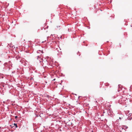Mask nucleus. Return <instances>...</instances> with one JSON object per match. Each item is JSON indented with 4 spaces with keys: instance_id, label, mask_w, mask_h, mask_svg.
Instances as JSON below:
<instances>
[{
    "instance_id": "obj_10",
    "label": "nucleus",
    "mask_w": 132,
    "mask_h": 132,
    "mask_svg": "<svg viewBox=\"0 0 132 132\" xmlns=\"http://www.w3.org/2000/svg\"><path fill=\"white\" fill-rule=\"evenodd\" d=\"M118 91H119V90H118ZM119 91H120V90H119Z\"/></svg>"
},
{
    "instance_id": "obj_6",
    "label": "nucleus",
    "mask_w": 132,
    "mask_h": 132,
    "mask_svg": "<svg viewBox=\"0 0 132 132\" xmlns=\"http://www.w3.org/2000/svg\"><path fill=\"white\" fill-rule=\"evenodd\" d=\"M18 117L17 116H15V118H17Z\"/></svg>"
},
{
    "instance_id": "obj_3",
    "label": "nucleus",
    "mask_w": 132,
    "mask_h": 132,
    "mask_svg": "<svg viewBox=\"0 0 132 132\" xmlns=\"http://www.w3.org/2000/svg\"><path fill=\"white\" fill-rule=\"evenodd\" d=\"M127 119L128 120H131L132 119V117H128L127 118Z\"/></svg>"
},
{
    "instance_id": "obj_8",
    "label": "nucleus",
    "mask_w": 132,
    "mask_h": 132,
    "mask_svg": "<svg viewBox=\"0 0 132 132\" xmlns=\"http://www.w3.org/2000/svg\"><path fill=\"white\" fill-rule=\"evenodd\" d=\"M119 119H121V118L120 117L119 118Z\"/></svg>"
},
{
    "instance_id": "obj_4",
    "label": "nucleus",
    "mask_w": 132,
    "mask_h": 132,
    "mask_svg": "<svg viewBox=\"0 0 132 132\" xmlns=\"http://www.w3.org/2000/svg\"><path fill=\"white\" fill-rule=\"evenodd\" d=\"M14 125L17 128L18 127L17 126V125L16 124H15V123H14Z\"/></svg>"
},
{
    "instance_id": "obj_1",
    "label": "nucleus",
    "mask_w": 132,
    "mask_h": 132,
    "mask_svg": "<svg viewBox=\"0 0 132 132\" xmlns=\"http://www.w3.org/2000/svg\"><path fill=\"white\" fill-rule=\"evenodd\" d=\"M37 59L39 60L40 62H43V65L44 67H46L47 65H48V62L46 59H45L44 61L43 59H41L40 56H37Z\"/></svg>"
},
{
    "instance_id": "obj_9",
    "label": "nucleus",
    "mask_w": 132,
    "mask_h": 132,
    "mask_svg": "<svg viewBox=\"0 0 132 132\" xmlns=\"http://www.w3.org/2000/svg\"><path fill=\"white\" fill-rule=\"evenodd\" d=\"M55 80V79H54L53 80Z\"/></svg>"
},
{
    "instance_id": "obj_5",
    "label": "nucleus",
    "mask_w": 132,
    "mask_h": 132,
    "mask_svg": "<svg viewBox=\"0 0 132 132\" xmlns=\"http://www.w3.org/2000/svg\"><path fill=\"white\" fill-rule=\"evenodd\" d=\"M46 96L47 97H49V96L48 95H47Z\"/></svg>"
},
{
    "instance_id": "obj_2",
    "label": "nucleus",
    "mask_w": 132,
    "mask_h": 132,
    "mask_svg": "<svg viewBox=\"0 0 132 132\" xmlns=\"http://www.w3.org/2000/svg\"><path fill=\"white\" fill-rule=\"evenodd\" d=\"M42 52H42V51H40V50H38V51H37V53H42Z\"/></svg>"
},
{
    "instance_id": "obj_7",
    "label": "nucleus",
    "mask_w": 132,
    "mask_h": 132,
    "mask_svg": "<svg viewBox=\"0 0 132 132\" xmlns=\"http://www.w3.org/2000/svg\"><path fill=\"white\" fill-rule=\"evenodd\" d=\"M125 128H127V126H126L125 127Z\"/></svg>"
}]
</instances>
